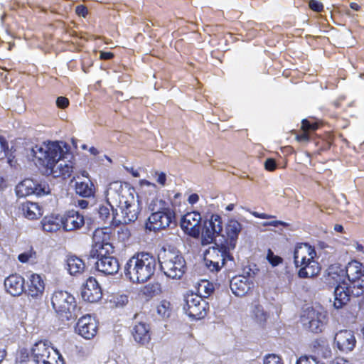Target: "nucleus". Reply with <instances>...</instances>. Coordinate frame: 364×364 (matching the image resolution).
<instances>
[{"mask_svg":"<svg viewBox=\"0 0 364 364\" xmlns=\"http://www.w3.org/2000/svg\"><path fill=\"white\" fill-rule=\"evenodd\" d=\"M69 145L63 141H48L36 145L31 150V155L44 168L47 175L67 178L73 172V156Z\"/></svg>","mask_w":364,"mask_h":364,"instance_id":"f257e3e1","label":"nucleus"},{"mask_svg":"<svg viewBox=\"0 0 364 364\" xmlns=\"http://www.w3.org/2000/svg\"><path fill=\"white\" fill-rule=\"evenodd\" d=\"M106 200L112 210V220L116 225L128 224L138 218L139 204L122 182L113 181L109 183L106 191Z\"/></svg>","mask_w":364,"mask_h":364,"instance_id":"f03ea898","label":"nucleus"},{"mask_svg":"<svg viewBox=\"0 0 364 364\" xmlns=\"http://www.w3.org/2000/svg\"><path fill=\"white\" fill-rule=\"evenodd\" d=\"M156 266L157 261L153 255L148 252H138L125 264L124 276L133 283H144L154 275Z\"/></svg>","mask_w":364,"mask_h":364,"instance_id":"7ed1b4c3","label":"nucleus"},{"mask_svg":"<svg viewBox=\"0 0 364 364\" xmlns=\"http://www.w3.org/2000/svg\"><path fill=\"white\" fill-rule=\"evenodd\" d=\"M328 275L336 282L343 280L346 276L352 282L351 293L355 297H364V266L362 263L353 260L346 267L345 269L340 265H331L328 269Z\"/></svg>","mask_w":364,"mask_h":364,"instance_id":"20e7f679","label":"nucleus"},{"mask_svg":"<svg viewBox=\"0 0 364 364\" xmlns=\"http://www.w3.org/2000/svg\"><path fill=\"white\" fill-rule=\"evenodd\" d=\"M151 214L145 223V228L149 231H158L171 225H176V214L173 209L167 206L162 199H154L149 205Z\"/></svg>","mask_w":364,"mask_h":364,"instance_id":"39448f33","label":"nucleus"},{"mask_svg":"<svg viewBox=\"0 0 364 364\" xmlns=\"http://www.w3.org/2000/svg\"><path fill=\"white\" fill-rule=\"evenodd\" d=\"M316 252L314 247L308 243H298L294 250V263L299 267L298 276L300 278H309L319 274L321 267L314 259Z\"/></svg>","mask_w":364,"mask_h":364,"instance_id":"423d86ee","label":"nucleus"},{"mask_svg":"<svg viewBox=\"0 0 364 364\" xmlns=\"http://www.w3.org/2000/svg\"><path fill=\"white\" fill-rule=\"evenodd\" d=\"M161 270L168 278L181 279L186 270V262L181 253L174 247L164 246L158 255Z\"/></svg>","mask_w":364,"mask_h":364,"instance_id":"0eeeda50","label":"nucleus"},{"mask_svg":"<svg viewBox=\"0 0 364 364\" xmlns=\"http://www.w3.org/2000/svg\"><path fill=\"white\" fill-rule=\"evenodd\" d=\"M112 251V245L105 242L100 245L96 244L95 247L90 252V257L97 258L95 262L97 269L107 275L114 274L119 269L118 259L109 254V252Z\"/></svg>","mask_w":364,"mask_h":364,"instance_id":"6e6552de","label":"nucleus"},{"mask_svg":"<svg viewBox=\"0 0 364 364\" xmlns=\"http://www.w3.org/2000/svg\"><path fill=\"white\" fill-rule=\"evenodd\" d=\"M51 304L53 309L63 319L75 320L80 314L75 297L65 291H56L53 294Z\"/></svg>","mask_w":364,"mask_h":364,"instance_id":"1a4fd4ad","label":"nucleus"},{"mask_svg":"<svg viewBox=\"0 0 364 364\" xmlns=\"http://www.w3.org/2000/svg\"><path fill=\"white\" fill-rule=\"evenodd\" d=\"M183 309L186 315L195 320H199L207 315L208 302L201 296L195 294L184 296Z\"/></svg>","mask_w":364,"mask_h":364,"instance_id":"9d476101","label":"nucleus"},{"mask_svg":"<svg viewBox=\"0 0 364 364\" xmlns=\"http://www.w3.org/2000/svg\"><path fill=\"white\" fill-rule=\"evenodd\" d=\"M301 322L312 333H321L326 322V314L321 310L309 307L303 311Z\"/></svg>","mask_w":364,"mask_h":364,"instance_id":"9b49d317","label":"nucleus"},{"mask_svg":"<svg viewBox=\"0 0 364 364\" xmlns=\"http://www.w3.org/2000/svg\"><path fill=\"white\" fill-rule=\"evenodd\" d=\"M50 192L48 184L45 181H38L31 178H26L20 182L16 187L18 197H26L30 195L42 196Z\"/></svg>","mask_w":364,"mask_h":364,"instance_id":"f8f14e48","label":"nucleus"},{"mask_svg":"<svg viewBox=\"0 0 364 364\" xmlns=\"http://www.w3.org/2000/svg\"><path fill=\"white\" fill-rule=\"evenodd\" d=\"M201 216L198 212H191L184 215L181 220V228L188 235L196 237L200 232Z\"/></svg>","mask_w":364,"mask_h":364,"instance_id":"ddd939ff","label":"nucleus"},{"mask_svg":"<svg viewBox=\"0 0 364 364\" xmlns=\"http://www.w3.org/2000/svg\"><path fill=\"white\" fill-rule=\"evenodd\" d=\"M223 230L221 217L218 214H213L208 222H205L203 237L208 243L213 242L215 237L220 235Z\"/></svg>","mask_w":364,"mask_h":364,"instance_id":"4468645a","label":"nucleus"},{"mask_svg":"<svg viewBox=\"0 0 364 364\" xmlns=\"http://www.w3.org/2000/svg\"><path fill=\"white\" fill-rule=\"evenodd\" d=\"M97 323L90 315L81 317L76 325L75 331L85 339L92 338L97 333Z\"/></svg>","mask_w":364,"mask_h":364,"instance_id":"2eb2a0df","label":"nucleus"},{"mask_svg":"<svg viewBox=\"0 0 364 364\" xmlns=\"http://www.w3.org/2000/svg\"><path fill=\"white\" fill-rule=\"evenodd\" d=\"M61 217V224L65 231H73L80 229L85 224V218L78 211L68 210Z\"/></svg>","mask_w":364,"mask_h":364,"instance_id":"dca6fc26","label":"nucleus"},{"mask_svg":"<svg viewBox=\"0 0 364 364\" xmlns=\"http://www.w3.org/2000/svg\"><path fill=\"white\" fill-rule=\"evenodd\" d=\"M334 342L339 350L348 353L353 350L356 340L353 331L341 330L336 333Z\"/></svg>","mask_w":364,"mask_h":364,"instance_id":"f3484780","label":"nucleus"},{"mask_svg":"<svg viewBox=\"0 0 364 364\" xmlns=\"http://www.w3.org/2000/svg\"><path fill=\"white\" fill-rule=\"evenodd\" d=\"M81 295L85 301L90 303L97 302L102 299V289L95 278L90 277L87 279Z\"/></svg>","mask_w":364,"mask_h":364,"instance_id":"a211bd4d","label":"nucleus"},{"mask_svg":"<svg viewBox=\"0 0 364 364\" xmlns=\"http://www.w3.org/2000/svg\"><path fill=\"white\" fill-rule=\"evenodd\" d=\"M253 287V282L244 275L234 277L230 282V289L236 296H245Z\"/></svg>","mask_w":364,"mask_h":364,"instance_id":"6ab92c4d","label":"nucleus"},{"mask_svg":"<svg viewBox=\"0 0 364 364\" xmlns=\"http://www.w3.org/2000/svg\"><path fill=\"white\" fill-rule=\"evenodd\" d=\"M242 225L235 219L228 220L225 225V233L227 238L225 244L229 249H235L238 240V236L242 231Z\"/></svg>","mask_w":364,"mask_h":364,"instance_id":"aec40b11","label":"nucleus"},{"mask_svg":"<svg viewBox=\"0 0 364 364\" xmlns=\"http://www.w3.org/2000/svg\"><path fill=\"white\" fill-rule=\"evenodd\" d=\"M233 249L227 247V245L221 244L213 247L208 250L209 258L213 261H219V264L225 266L228 260H233V257L230 254V251Z\"/></svg>","mask_w":364,"mask_h":364,"instance_id":"412c9836","label":"nucleus"},{"mask_svg":"<svg viewBox=\"0 0 364 364\" xmlns=\"http://www.w3.org/2000/svg\"><path fill=\"white\" fill-rule=\"evenodd\" d=\"M24 283V279L17 274L10 275L4 280L7 292L14 296H19L25 291Z\"/></svg>","mask_w":364,"mask_h":364,"instance_id":"4be33fe9","label":"nucleus"},{"mask_svg":"<svg viewBox=\"0 0 364 364\" xmlns=\"http://www.w3.org/2000/svg\"><path fill=\"white\" fill-rule=\"evenodd\" d=\"M52 357L50 348L44 342H37L31 348V362L33 364H45Z\"/></svg>","mask_w":364,"mask_h":364,"instance_id":"5701e85b","label":"nucleus"},{"mask_svg":"<svg viewBox=\"0 0 364 364\" xmlns=\"http://www.w3.org/2000/svg\"><path fill=\"white\" fill-rule=\"evenodd\" d=\"M353 286L352 282L349 287L341 286L338 284L334 289V302L333 306L336 309H341L343 306L347 304L350 300V296H353L351 293V287Z\"/></svg>","mask_w":364,"mask_h":364,"instance_id":"b1692460","label":"nucleus"},{"mask_svg":"<svg viewBox=\"0 0 364 364\" xmlns=\"http://www.w3.org/2000/svg\"><path fill=\"white\" fill-rule=\"evenodd\" d=\"M134 339L136 342L144 345L149 343L151 339L149 327L145 323H139L135 325L132 331Z\"/></svg>","mask_w":364,"mask_h":364,"instance_id":"393cba45","label":"nucleus"},{"mask_svg":"<svg viewBox=\"0 0 364 364\" xmlns=\"http://www.w3.org/2000/svg\"><path fill=\"white\" fill-rule=\"evenodd\" d=\"M44 282L40 275L33 274L29 279L27 294L31 297H38L43 294L44 291Z\"/></svg>","mask_w":364,"mask_h":364,"instance_id":"a878e982","label":"nucleus"},{"mask_svg":"<svg viewBox=\"0 0 364 364\" xmlns=\"http://www.w3.org/2000/svg\"><path fill=\"white\" fill-rule=\"evenodd\" d=\"M23 215L29 219L34 220L43 215L42 210L37 203L26 201L21 205Z\"/></svg>","mask_w":364,"mask_h":364,"instance_id":"bb28decb","label":"nucleus"},{"mask_svg":"<svg viewBox=\"0 0 364 364\" xmlns=\"http://www.w3.org/2000/svg\"><path fill=\"white\" fill-rule=\"evenodd\" d=\"M61 222L60 215L45 217L41 221L43 230L48 232H55L63 228Z\"/></svg>","mask_w":364,"mask_h":364,"instance_id":"cd10ccee","label":"nucleus"},{"mask_svg":"<svg viewBox=\"0 0 364 364\" xmlns=\"http://www.w3.org/2000/svg\"><path fill=\"white\" fill-rule=\"evenodd\" d=\"M67 266L69 273L72 275L81 273L85 267L84 262L76 256H70L68 257Z\"/></svg>","mask_w":364,"mask_h":364,"instance_id":"c85d7f7f","label":"nucleus"},{"mask_svg":"<svg viewBox=\"0 0 364 364\" xmlns=\"http://www.w3.org/2000/svg\"><path fill=\"white\" fill-rule=\"evenodd\" d=\"M92 183L88 181L76 182L75 185V192L77 195L83 198H90L94 196L95 191Z\"/></svg>","mask_w":364,"mask_h":364,"instance_id":"c756f323","label":"nucleus"},{"mask_svg":"<svg viewBox=\"0 0 364 364\" xmlns=\"http://www.w3.org/2000/svg\"><path fill=\"white\" fill-rule=\"evenodd\" d=\"M98 213L100 218L105 222H107L109 224L116 225V223L112 220V210L107 201V205H102L99 207Z\"/></svg>","mask_w":364,"mask_h":364,"instance_id":"7c9ffc66","label":"nucleus"},{"mask_svg":"<svg viewBox=\"0 0 364 364\" xmlns=\"http://www.w3.org/2000/svg\"><path fill=\"white\" fill-rule=\"evenodd\" d=\"M252 314L257 322L262 323L266 321L267 315L262 306L255 304L252 306Z\"/></svg>","mask_w":364,"mask_h":364,"instance_id":"2f4dec72","label":"nucleus"},{"mask_svg":"<svg viewBox=\"0 0 364 364\" xmlns=\"http://www.w3.org/2000/svg\"><path fill=\"white\" fill-rule=\"evenodd\" d=\"M156 311L162 318L169 317L171 313V303L166 300L161 301L157 306Z\"/></svg>","mask_w":364,"mask_h":364,"instance_id":"473e14b6","label":"nucleus"},{"mask_svg":"<svg viewBox=\"0 0 364 364\" xmlns=\"http://www.w3.org/2000/svg\"><path fill=\"white\" fill-rule=\"evenodd\" d=\"M29 351L26 348L20 349L16 352V363L25 364L27 361L31 360L29 358Z\"/></svg>","mask_w":364,"mask_h":364,"instance_id":"72a5a7b5","label":"nucleus"},{"mask_svg":"<svg viewBox=\"0 0 364 364\" xmlns=\"http://www.w3.org/2000/svg\"><path fill=\"white\" fill-rule=\"evenodd\" d=\"M204 262L206 267L212 272H218L223 267L219 264V261H213L210 258H205Z\"/></svg>","mask_w":364,"mask_h":364,"instance_id":"f704fd0d","label":"nucleus"},{"mask_svg":"<svg viewBox=\"0 0 364 364\" xmlns=\"http://www.w3.org/2000/svg\"><path fill=\"white\" fill-rule=\"evenodd\" d=\"M267 259L272 267H276L283 262V259L280 256L274 255L271 250L267 252Z\"/></svg>","mask_w":364,"mask_h":364,"instance_id":"c9c22d12","label":"nucleus"},{"mask_svg":"<svg viewBox=\"0 0 364 364\" xmlns=\"http://www.w3.org/2000/svg\"><path fill=\"white\" fill-rule=\"evenodd\" d=\"M9 153V144L6 139L0 136V160L4 159Z\"/></svg>","mask_w":364,"mask_h":364,"instance_id":"e433bc0d","label":"nucleus"},{"mask_svg":"<svg viewBox=\"0 0 364 364\" xmlns=\"http://www.w3.org/2000/svg\"><path fill=\"white\" fill-rule=\"evenodd\" d=\"M264 364H283L280 357L275 354H269L264 359Z\"/></svg>","mask_w":364,"mask_h":364,"instance_id":"4c0bfd02","label":"nucleus"},{"mask_svg":"<svg viewBox=\"0 0 364 364\" xmlns=\"http://www.w3.org/2000/svg\"><path fill=\"white\" fill-rule=\"evenodd\" d=\"M199 290L203 291L205 294L209 296L213 292L214 287L213 284L208 282H203L200 284Z\"/></svg>","mask_w":364,"mask_h":364,"instance_id":"58836bf2","label":"nucleus"},{"mask_svg":"<svg viewBox=\"0 0 364 364\" xmlns=\"http://www.w3.org/2000/svg\"><path fill=\"white\" fill-rule=\"evenodd\" d=\"M301 127L305 131H314L318 129V124L311 123L308 119H304L301 122Z\"/></svg>","mask_w":364,"mask_h":364,"instance_id":"ea45409f","label":"nucleus"},{"mask_svg":"<svg viewBox=\"0 0 364 364\" xmlns=\"http://www.w3.org/2000/svg\"><path fill=\"white\" fill-rule=\"evenodd\" d=\"M160 291V285L159 284H154L151 285H148L144 288V294H156Z\"/></svg>","mask_w":364,"mask_h":364,"instance_id":"a19ab883","label":"nucleus"},{"mask_svg":"<svg viewBox=\"0 0 364 364\" xmlns=\"http://www.w3.org/2000/svg\"><path fill=\"white\" fill-rule=\"evenodd\" d=\"M264 168L266 170L269 171H273L277 168V164L274 159L269 158L267 159L264 164Z\"/></svg>","mask_w":364,"mask_h":364,"instance_id":"79ce46f5","label":"nucleus"},{"mask_svg":"<svg viewBox=\"0 0 364 364\" xmlns=\"http://www.w3.org/2000/svg\"><path fill=\"white\" fill-rule=\"evenodd\" d=\"M309 5L311 10L316 12L321 11L323 8V4L316 0H311Z\"/></svg>","mask_w":364,"mask_h":364,"instance_id":"37998d69","label":"nucleus"},{"mask_svg":"<svg viewBox=\"0 0 364 364\" xmlns=\"http://www.w3.org/2000/svg\"><path fill=\"white\" fill-rule=\"evenodd\" d=\"M56 105L60 109H65L69 105V100L65 97H58L56 100Z\"/></svg>","mask_w":364,"mask_h":364,"instance_id":"c03bdc74","label":"nucleus"},{"mask_svg":"<svg viewBox=\"0 0 364 364\" xmlns=\"http://www.w3.org/2000/svg\"><path fill=\"white\" fill-rule=\"evenodd\" d=\"M264 226H273L278 227L279 225H282L283 227L289 226V224L286 222L282 220H272L269 222H265L262 224Z\"/></svg>","mask_w":364,"mask_h":364,"instance_id":"a18cd8bd","label":"nucleus"},{"mask_svg":"<svg viewBox=\"0 0 364 364\" xmlns=\"http://www.w3.org/2000/svg\"><path fill=\"white\" fill-rule=\"evenodd\" d=\"M75 12L78 16L85 17L87 14V9L84 5H78L75 8Z\"/></svg>","mask_w":364,"mask_h":364,"instance_id":"49530a36","label":"nucleus"},{"mask_svg":"<svg viewBox=\"0 0 364 364\" xmlns=\"http://www.w3.org/2000/svg\"><path fill=\"white\" fill-rule=\"evenodd\" d=\"M31 257V253L28 252H25L23 253H21L18 256V260L22 263L27 262Z\"/></svg>","mask_w":364,"mask_h":364,"instance_id":"de8ad7c7","label":"nucleus"},{"mask_svg":"<svg viewBox=\"0 0 364 364\" xmlns=\"http://www.w3.org/2000/svg\"><path fill=\"white\" fill-rule=\"evenodd\" d=\"M252 214L255 218H257L269 219V218H275V216H274V215H268V214H266V213H259L258 212H252Z\"/></svg>","mask_w":364,"mask_h":364,"instance_id":"09e8293b","label":"nucleus"},{"mask_svg":"<svg viewBox=\"0 0 364 364\" xmlns=\"http://www.w3.org/2000/svg\"><path fill=\"white\" fill-rule=\"evenodd\" d=\"M199 200V196L197 193H192L189 196L188 201L190 204L193 205L196 203Z\"/></svg>","mask_w":364,"mask_h":364,"instance_id":"8fccbe9b","label":"nucleus"},{"mask_svg":"<svg viewBox=\"0 0 364 364\" xmlns=\"http://www.w3.org/2000/svg\"><path fill=\"white\" fill-rule=\"evenodd\" d=\"M243 273L244 276H245L247 278L250 279H251L250 278L253 277L256 274L255 271L251 268H248L247 270L246 269H244Z\"/></svg>","mask_w":364,"mask_h":364,"instance_id":"3c124183","label":"nucleus"},{"mask_svg":"<svg viewBox=\"0 0 364 364\" xmlns=\"http://www.w3.org/2000/svg\"><path fill=\"white\" fill-rule=\"evenodd\" d=\"M166 176L164 173L161 172V173H158V177H157L156 181L159 184L164 186L165 183H166Z\"/></svg>","mask_w":364,"mask_h":364,"instance_id":"603ef678","label":"nucleus"},{"mask_svg":"<svg viewBox=\"0 0 364 364\" xmlns=\"http://www.w3.org/2000/svg\"><path fill=\"white\" fill-rule=\"evenodd\" d=\"M114 57V54L111 52H101L100 58L102 60H109Z\"/></svg>","mask_w":364,"mask_h":364,"instance_id":"864d4df0","label":"nucleus"},{"mask_svg":"<svg viewBox=\"0 0 364 364\" xmlns=\"http://www.w3.org/2000/svg\"><path fill=\"white\" fill-rule=\"evenodd\" d=\"M331 364H349V361L343 358H336L331 361Z\"/></svg>","mask_w":364,"mask_h":364,"instance_id":"5fc2aeb1","label":"nucleus"},{"mask_svg":"<svg viewBox=\"0 0 364 364\" xmlns=\"http://www.w3.org/2000/svg\"><path fill=\"white\" fill-rule=\"evenodd\" d=\"M298 141H308L309 140V134L306 132L299 134L296 136Z\"/></svg>","mask_w":364,"mask_h":364,"instance_id":"6e6d98bb","label":"nucleus"},{"mask_svg":"<svg viewBox=\"0 0 364 364\" xmlns=\"http://www.w3.org/2000/svg\"><path fill=\"white\" fill-rule=\"evenodd\" d=\"M77 204L82 209H85L87 208L89 203L86 200H79Z\"/></svg>","mask_w":364,"mask_h":364,"instance_id":"4d7b16f0","label":"nucleus"},{"mask_svg":"<svg viewBox=\"0 0 364 364\" xmlns=\"http://www.w3.org/2000/svg\"><path fill=\"white\" fill-rule=\"evenodd\" d=\"M127 170L128 171H129L131 173V174L134 176V177H139V173L138 172L137 170H135L133 167H131L130 168H126Z\"/></svg>","mask_w":364,"mask_h":364,"instance_id":"13d9d810","label":"nucleus"},{"mask_svg":"<svg viewBox=\"0 0 364 364\" xmlns=\"http://www.w3.org/2000/svg\"><path fill=\"white\" fill-rule=\"evenodd\" d=\"M7 162L11 166H15L16 161H14V159L11 158V154H8L7 156Z\"/></svg>","mask_w":364,"mask_h":364,"instance_id":"bf43d9fd","label":"nucleus"},{"mask_svg":"<svg viewBox=\"0 0 364 364\" xmlns=\"http://www.w3.org/2000/svg\"><path fill=\"white\" fill-rule=\"evenodd\" d=\"M350 7L355 11H358L360 9V6L355 2H351L350 4Z\"/></svg>","mask_w":364,"mask_h":364,"instance_id":"052dcab7","label":"nucleus"},{"mask_svg":"<svg viewBox=\"0 0 364 364\" xmlns=\"http://www.w3.org/2000/svg\"><path fill=\"white\" fill-rule=\"evenodd\" d=\"M89 151L92 155H97L99 154V151L94 146L90 148Z\"/></svg>","mask_w":364,"mask_h":364,"instance_id":"680f3d73","label":"nucleus"},{"mask_svg":"<svg viewBox=\"0 0 364 364\" xmlns=\"http://www.w3.org/2000/svg\"><path fill=\"white\" fill-rule=\"evenodd\" d=\"M334 230H335L336 232H342L343 231V227L341 225L336 224V225L334 226Z\"/></svg>","mask_w":364,"mask_h":364,"instance_id":"e2e57ef3","label":"nucleus"},{"mask_svg":"<svg viewBox=\"0 0 364 364\" xmlns=\"http://www.w3.org/2000/svg\"><path fill=\"white\" fill-rule=\"evenodd\" d=\"M331 350L330 348L328 346H327L326 348V352L324 353L323 356L325 358H328V357L331 356Z\"/></svg>","mask_w":364,"mask_h":364,"instance_id":"0e129e2a","label":"nucleus"},{"mask_svg":"<svg viewBox=\"0 0 364 364\" xmlns=\"http://www.w3.org/2000/svg\"><path fill=\"white\" fill-rule=\"evenodd\" d=\"M234 209V204H229L227 207H226V210L228 211H232V210Z\"/></svg>","mask_w":364,"mask_h":364,"instance_id":"69168bd1","label":"nucleus"},{"mask_svg":"<svg viewBox=\"0 0 364 364\" xmlns=\"http://www.w3.org/2000/svg\"><path fill=\"white\" fill-rule=\"evenodd\" d=\"M356 250H358V251H363V245H360V244H358L357 247H356Z\"/></svg>","mask_w":364,"mask_h":364,"instance_id":"338daca9","label":"nucleus"},{"mask_svg":"<svg viewBox=\"0 0 364 364\" xmlns=\"http://www.w3.org/2000/svg\"><path fill=\"white\" fill-rule=\"evenodd\" d=\"M5 352H3L2 355H0V363L3 360Z\"/></svg>","mask_w":364,"mask_h":364,"instance_id":"774afa93","label":"nucleus"}]
</instances>
